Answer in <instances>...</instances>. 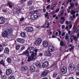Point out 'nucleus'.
I'll return each instance as SVG.
<instances>
[{
    "label": "nucleus",
    "instance_id": "412c9836",
    "mask_svg": "<svg viewBox=\"0 0 79 79\" xmlns=\"http://www.w3.org/2000/svg\"><path fill=\"white\" fill-rule=\"evenodd\" d=\"M10 51V50L8 48H6L4 50V53H9V52Z\"/></svg>",
    "mask_w": 79,
    "mask_h": 79
},
{
    "label": "nucleus",
    "instance_id": "bb28decb",
    "mask_svg": "<svg viewBox=\"0 0 79 79\" xmlns=\"http://www.w3.org/2000/svg\"><path fill=\"white\" fill-rule=\"evenodd\" d=\"M37 55V53H31V56H32L35 59V56H36Z\"/></svg>",
    "mask_w": 79,
    "mask_h": 79
},
{
    "label": "nucleus",
    "instance_id": "f704fd0d",
    "mask_svg": "<svg viewBox=\"0 0 79 79\" xmlns=\"http://www.w3.org/2000/svg\"><path fill=\"white\" fill-rule=\"evenodd\" d=\"M76 18V15H73L72 16H72L71 17V18H72V21H73V20H74V18Z\"/></svg>",
    "mask_w": 79,
    "mask_h": 79
},
{
    "label": "nucleus",
    "instance_id": "72a5a7b5",
    "mask_svg": "<svg viewBox=\"0 0 79 79\" xmlns=\"http://www.w3.org/2000/svg\"><path fill=\"white\" fill-rule=\"evenodd\" d=\"M70 13L71 15H75V14H76V11L74 10H72Z\"/></svg>",
    "mask_w": 79,
    "mask_h": 79
},
{
    "label": "nucleus",
    "instance_id": "a18cd8bd",
    "mask_svg": "<svg viewBox=\"0 0 79 79\" xmlns=\"http://www.w3.org/2000/svg\"><path fill=\"white\" fill-rule=\"evenodd\" d=\"M2 11L3 12V13H6L7 12V10H3V9L2 10Z\"/></svg>",
    "mask_w": 79,
    "mask_h": 79
},
{
    "label": "nucleus",
    "instance_id": "aec40b11",
    "mask_svg": "<svg viewBox=\"0 0 79 79\" xmlns=\"http://www.w3.org/2000/svg\"><path fill=\"white\" fill-rule=\"evenodd\" d=\"M45 55L46 56H50L52 55V53L49 51H47L46 52Z\"/></svg>",
    "mask_w": 79,
    "mask_h": 79
},
{
    "label": "nucleus",
    "instance_id": "dca6fc26",
    "mask_svg": "<svg viewBox=\"0 0 79 79\" xmlns=\"http://www.w3.org/2000/svg\"><path fill=\"white\" fill-rule=\"evenodd\" d=\"M65 40H67L69 42H70V40H71V38H69V37L68 36V34L66 33L65 35Z\"/></svg>",
    "mask_w": 79,
    "mask_h": 79
},
{
    "label": "nucleus",
    "instance_id": "9b49d317",
    "mask_svg": "<svg viewBox=\"0 0 79 79\" xmlns=\"http://www.w3.org/2000/svg\"><path fill=\"white\" fill-rule=\"evenodd\" d=\"M61 70L63 74H66L67 72V69L65 67H63Z\"/></svg>",
    "mask_w": 79,
    "mask_h": 79
},
{
    "label": "nucleus",
    "instance_id": "49530a36",
    "mask_svg": "<svg viewBox=\"0 0 79 79\" xmlns=\"http://www.w3.org/2000/svg\"><path fill=\"white\" fill-rule=\"evenodd\" d=\"M48 12H46V14H45L44 15L46 18H47V17H48Z\"/></svg>",
    "mask_w": 79,
    "mask_h": 79
},
{
    "label": "nucleus",
    "instance_id": "1a4fd4ad",
    "mask_svg": "<svg viewBox=\"0 0 79 79\" xmlns=\"http://www.w3.org/2000/svg\"><path fill=\"white\" fill-rule=\"evenodd\" d=\"M43 45L45 48H47L49 44L48 42L47 41H45L43 42Z\"/></svg>",
    "mask_w": 79,
    "mask_h": 79
},
{
    "label": "nucleus",
    "instance_id": "c756f323",
    "mask_svg": "<svg viewBox=\"0 0 79 79\" xmlns=\"http://www.w3.org/2000/svg\"><path fill=\"white\" fill-rule=\"evenodd\" d=\"M58 75V73H54L53 75V77H56L57 75Z\"/></svg>",
    "mask_w": 79,
    "mask_h": 79
},
{
    "label": "nucleus",
    "instance_id": "3c124183",
    "mask_svg": "<svg viewBox=\"0 0 79 79\" xmlns=\"http://www.w3.org/2000/svg\"><path fill=\"white\" fill-rule=\"evenodd\" d=\"M77 30V28L75 27L73 29L74 32H76V31Z\"/></svg>",
    "mask_w": 79,
    "mask_h": 79
},
{
    "label": "nucleus",
    "instance_id": "473e14b6",
    "mask_svg": "<svg viewBox=\"0 0 79 79\" xmlns=\"http://www.w3.org/2000/svg\"><path fill=\"white\" fill-rule=\"evenodd\" d=\"M64 10L63 9L62 10V12L60 13V15L61 16H63V13H64Z\"/></svg>",
    "mask_w": 79,
    "mask_h": 79
},
{
    "label": "nucleus",
    "instance_id": "a878e982",
    "mask_svg": "<svg viewBox=\"0 0 79 79\" xmlns=\"http://www.w3.org/2000/svg\"><path fill=\"white\" fill-rule=\"evenodd\" d=\"M0 64H2L3 66H5V62L3 61V60H2L0 62Z\"/></svg>",
    "mask_w": 79,
    "mask_h": 79
},
{
    "label": "nucleus",
    "instance_id": "338daca9",
    "mask_svg": "<svg viewBox=\"0 0 79 79\" xmlns=\"http://www.w3.org/2000/svg\"><path fill=\"white\" fill-rule=\"evenodd\" d=\"M55 11H53L52 12V13H51V15H54V14H55Z\"/></svg>",
    "mask_w": 79,
    "mask_h": 79
},
{
    "label": "nucleus",
    "instance_id": "4d7b16f0",
    "mask_svg": "<svg viewBox=\"0 0 79 79\" xmlns=\"http://www.w3.org/2000/svg\"><path fill=\"white\" fill-rule=\"evenodd\" d=\"M65 22H64V21H61L60 22V24H63Z\"/></svg>",
    "mask_w": 79,
    "mask_h": 79
},
{
    "label": "nucleus",
    "instance_id": "e433bc0d",
    "mask_svg": "<svg viewBox=\"0 0 79 79\" xmlns=\"http://www.w3.org/2000/svg\"><path fill=\"white\" fill-rule=\"evenodd\" d=\"M69 4L70 5V6L72 7H74V4L73 3L70 2Z\"/></svg>",
    "mask_w": 79,
    "mask_h": 79
},
{
    "label": "nucleus",
    "instance_id": "20e7f679",
    "mask_svg": "<svg viewBox=\"0 0 79 79\" xmlns=\"http://www.w3.org/2000/svg\"><path fill=\"white\" fill-rule=\"evenodd\" d=\"M27 49L28 51L29 52V53H31L35 50V48L33 46H29Z\"/></svg>",
    "mask_w": 79,
    "mask_h": 79
},
{
    "label": "nucleus",
    "instance_id": "4be33fe9",
    "mask_svg": "<svg viewBox=\"0 0 79 79\" xmlns=\"http://www.w3.org/2000/svg\"><path fill=\"white\" fill-rule=\"evenodd\" d=\"M30 70L32 72H34L35 71V67L33 66H31L30 68Z\"/></svg>",
    "mask_w": 79,
    "mask_h": 79
},
{
    "label": "nucleus",
    "instance_id": "a19ab883",
    "mask_svg": "<svg viewBox=\"0 0 79 79\" xmlns=\"http://www.w3.org/2000/svg\"><path fill=\"white\" fill-rule=\"evenodd\" d=\"M25 48V47L24 46H23L21 49L20 50V51H23L24 49Z\"/></svg>",
    "mask_w": 79,
    "mask_h": 79
},
{
    "label": "nucleus",
    "instance_id": "6e6d98bb",
    "mask_svg": "<svg viewBox=\"0 0 79 79\" xmlns=\"http://www.w3.org/2000/svg\"><path fill=\"white\" fill-rule=\"evenodd\" d=\"M3 50V49L2 48H0V52H2Z\"/></svg>",
    "mask_w": 79,
    "mask_h": 79
},
{
    "label": "nucleus",
    "instance_id": "864d4df0",
    "mask_svg": "<svg viewBox=\"0 0 79 79\" xmlns=\"http://www.w3.org/2000/svg\"><path fill=\"white\" fill-rule=\"evenodd\" d=\"M24 18H21V19H20V21H21V22H22V21H23V20H24Z\"/></svg>",
    "mask_w": 79,
    "mask_h": 79
},
{
    "label": "nucleus",
    "instance_id": "6e6552de",
    "mask_svg": "<svg viewBox=\"0 0 79 79\" xmlns=\"http://www.w3.org/2000/svg\"><path fill=\"white\" fill-rule=\"evenodd\" d=\"M69 68L71 71H73L75 69L74 65L73 64H70L69 66Z\"/></svg>",
    "mask_w": 79,
    "mask_h": 79
},
{
    "label": "nucleus",
    "instance_id": "f257e3e1",
    "mask_svg": "<svg viewBox=\"0 0 79 79\" xmlns=\"http://www.w3.org/2000/svg\"><path fill=\"white\" fill-rule=\"evenodd\" d=\"M13 29L10 28L6 29L2 33V36L3 38H6L8 36H11L12 35V32Z\"/></svg>",
    "mask_w": 79,
    "mask_h": 79
},
{
    "label": "nucleus",
    "instance_id": "39448f33",
    "mask_svg": "<svg viewBox=\"0 0 79 79\" xmlns=\"http://www.w3.org/2000/svg\"><path fill=\"white\" fill-rule=\"evenodd\" d=\"M42 42V40L41 38H38L35 42V44L36 45H40Z\"/></svg>",
    "mask_w": 79,
    "mask_h": 79
},
{
    "label": "nucleus",
    "instance_id": "8fccbe9b",
    "mask_svg": "<svg viewBox=\"0 0 79 79\" xmlns=\"http://www.w3.org/2000/svg\"><path fill=\"white\" fill-rule=\"evenodd\" d=\"M21 69L22 70V71H24V66H23L21 68Z\"/></svg>",
    "mask_w": 79,
    "mask_h": 79
},
{
    "label": "nucleus",
    "instance_id": "9d476101",
    "mask_svg": "<svg viewBox=\"0 0 79 79\" xmlns=\"http://www.w3.org/2000/svg\"><path fill=\"white\" fill-rule=\"evenodd\" d=\"M17 42L20 43V44H24L25 42V40L23 39L22 38H18L17 40Z\"/></svg>",
    "mask_w": 79,
    "mask_h": 79
},
{
    "label": "nucleus",
    "instance_id": "09e8293b",
    "mask_svg": "<svg viewBox=\"0 0 79 79\" xmlns=\"http://www.w3.org/2000/svg\"><path fill=\"white\" fill-rule=\"evenodd\" d=\"M18 13H21V9H19V8H18L17 9Z\"/></svg>",
    "mask_w": 79,
    "mask_h": 79
},
{
    "label": "nucleus",
    "instance_id": "5fc2aeb1",
    "mask_svg": "<svg viewBox=\"0 0 79 79\" xmlns=\"http://www.w3.org/2000/svg\"><path fill=\"white\" fill-rule=\"evenodd\" d=\"M40 72V70L39 69H37V70H36V73H39V72Z\"/></svg>",
    "mask_w": 79,
    "mask_h": 79
},
{
    "label": "nucleus",
    "instance_id": "4c0bfd02",
    "mask_svg": "<svg viewBox=\"0 0 79 79\" xmlns=\"http://www.w3.org/2000/svg\"><path fill=\"white\" fill-rule=\"evenodd\" d=\"M1 78H2V79H5L6 78V75H5L3 76H1Z\"/></svg>",
    "mask_w": 79,
    "mask_h": 79
},
{
    "label": "nucleus",
    "instance_id": "f3484780",
    "mask_svg": "<svg viewBox=\"0 0 79 79\" xmlns=\"http://www.w3.org/2000/svg\"><path fill=\"white\" fill-rule=\"evenodd\" d=\"M60 45L61 47H65L66 46V44H64V41L61 40L60 42Z\"/></svg>",
    "mask_w": 79,
    "mask_h": 79
},
{
    "label": "nucleus",
    "instance_id": "e2e57ef3",
    "mask_svg": "<svg viewBox=\"0 0 79 79\" xmlns=\"http://www.w3.org/2000/svg\"><path fill=\"white\" fill-rule=\"evenodd\" d=\"M77 68L78 70V71H79V64H78V65H77Z\"/></svg>",
    "mask_w": 79,
    "mask_h": 79
},
{
    "label": "nucleus",
    "instance_id": "b1692460",
    "mask_svg": "<svg viewBox=\"0 0 79 79\" xmlns=\"http://www.w3.org/2000/svg\"><path fill=\"white\" fill-rule=\"evenodd\" d=\"M46 27L47 28H48L50 27V23L48 21H47L45 23Z\"/></svg>",
    "mask_w": 79,
    "mask_h": 79
},
{
    "label": "nucleus",
    "instance_id": "052dcab7",
    "mask_svg": "<svg viewBox=\"0 0 79 79\" xmlns=\"http://www.w3.org/2000/svg\"><path fill=\"white\" fill-rule=\"evenodd\" d=\"M73 27V25L70 24L69 26V28L70 29H71L72 28V27Z\"/></svg>",
    "mask_w": 79,
    "mask_h": 79
},
{
    "label": "nucleus",
    "instance_id": "de8ad7c7",
    "mask_svg": "<svg viewBox=\"0 0 79 79\" xmlns=\"http://www.w3.org/2000/svg\"><path fill=\"white\" fill-rule=\"evenodd\" d=\"M60 8L56 9V13H58V11H60Z\"/></svg>",
    "mask_w": 79,
    "mask_h": 79
},
{
    "label": "nucleus",
    "instance_id": "ea45409f",
    "mask_svg": "<svg viewBox=\"0 0 79 79\" xmlns=\"http://www.w3.org/2000/svg\"><path fill=\"white\" fill-rule=\"evenodd\" d=\"M10 79H15V78L14 76H11L10 77Z\"/></svg>",
    "mask_w": 79,
    "mask_h": 79
},
{
    "label": "nucleus",
    "instance_id": "5701e85b",
    "mask_svg": "<svg viewBox=\"0 0 79 79\" xmlns=\"http://www.w3.org/2000/svg\"><path fill=\"white\" fill-rule=\"evenodd\" d=\"M35 64L36 65V66H38V67H39V68H40V67H41L40 63L39 62H35Z\"/></svg>",
    "mask_w": 79,
    "mask_h": 79
},
{
    "label": "nucleus",
    "instance_id": "c85d7f7f",
    "mask_svg": "<svg viewBox=\"0 0 79 79\" xmlns=\"http://www.w3.org/2000/svg\"><path fill=\"white\" fill-rule=\"evenodd\" d=\"M72 37H73V39H74L75 41H77V38L75 35L73 36Z\"/></svg>",
    "mask_w": 79,
    "mask_h": 79
},
{
    "label": "nucleus",
    "instance_id": "6ab92c4d",
    "mask_svg": "<svg viewBox=\"0 0 79 79\" xmlns=\"http://www.w3.org/2000/svg\"><path fill=\"white\" fill-rule=\"evenodd\" d=\"M34 59H35L32 56H29L28 58V61H31V60H34Z\"/></svg>",
    "mask_w": 79,
    "mask_h": 79
},
{
    "label": "nucleus",
    "instance_id": "f03ea898",
    "mask_svg": "<svg viewBox=\"0 0 79 79\" xmlns=\"http://www.w3.org/2000/svg\"><path fill=\"white\" fill-rule=\"evenodd\" d=\"M40 16V14L39 13H34L30 16V18L32 20H35L39 17Z\"/></svg>",
    "mask_w": 79,
    "mask_h": 79
},
{
    "label": "nucleus",
    "instance_id": "69168bd1",
    "mask_svg": "<svg viewBox=\"0 0 79 79\" xmlns=\"http://www.w3.org/2000/svg\"><path fill=\"white\" fill-rule=\"evenodd\" d=\"M56 14H55L53 15L52 17L53 18H55V17H56Z\"/></svg>",
    "mask_w": 79,
    "mask_h": 79
},
{
    "label": "nucleus",
    "instance_id": "c9c22d12",
    "mask_svg": "<svg viewBox=\"0 0 79 79\" xmlns=\"http://www.w3.org/2000/svg\"><path fill=\"white\" fill-rule=\"evenodd\" d=\"M20 48V45H18L16 46V49L17 50H19V48Z\"/></svg>",
    "mask_w": 79,
    "mask_h": 79
},
{
    "label": "nucleus",
    "instance_id": "2eb2a0df",
    "mask_svg": "<svg viewBox=\"0 0 79 79\" xmlns=\"http://www.w3.org/2000/svg\"><path fill=\"white\" fill-rule=\"evenodd\" d=\"M29 52L28 51V50H26L25 52H23L22 53V55H26V56H29Z\"/></svg>",
    "mask_w": 79,
    "mask_h": 79
},
{
    "label": "nucleus",
    "instance_id": "79ce46f5",
    "mask_svg": "<svg viewBox=\"0 0 79 79\" xmlns=\"http://www.w3.org/2000/svg\"><path fill=\"white\" fill-rule=\"evenodd\" d=\"M57 4H58V2H56L54 4H53V7H55V6H56L57 5Z\"/></svg>",
    "mask_w": 79,
    "mask_h": 79
},
{
    "label": "nucleus",
    "instance_id": "7ed1b4c3",
    "mask_svg": "<svg viewBox=\"0 0 79 79\" xmlns=\"http://www.w3.org/2000/svg\"><path fill=\"white\" fill-rule=\"evenodd\" d=\"M25 30L27 32H31L33 31L34 28H33V27H26Z\"/></svg>",
    "mask_w": 79,
    "mask_h": 79
},
{
    "label": "nucleus",
    "instance_id": "c03bdc74",
    "mask_svg": "<svg viewBox=\"0 0 79 79\" xmlns=\"http://www.w3.org/2000/svg\"><path fill=\"white\" fill-rule=\"evenodd\" d=\"M74 49V47L73 46H72L71 48H69V50H70V51H71L72 50Z\"/></svg>",
    "mask_w": 79,
    "mask_h": 79
},
{
    "label": "nucleus",
    "instance_id": "2f4dec72",
    "mask_svg": "<svg viewBox=\"0 0 79 79\" xmlns=\"http://www.w3.org/2000/svg\"><path fill=\"white\" fill-rule=\"evenodd\" d=\"M60 19L62 20L64 22H65V21H66V19H65L64 18V17L63 16L61 17Z\"/></svg>",
    "mask_w": 79,
    "mask_h": 79
},
{
    "label": "nucleus",
    "instance_id": "774afa93",
    "mask_svg": "<svg viewBox=\"0 0 79 79\" xmlns=\"http://www.w3.org/2000/svg\"><path fill=\"white\" fill-rule=\"evenodd\" d=\"M69 79H74V78L73 77H69Z\"/></svg>",
    "mask_w": 79,
    "mask_h": 79
},
{
    "label": "nucleus",
    "instance_id": "0eeeda50",
    "mask_svg": "<svg viewBox=\"0 0 79 79\" xmlns=\"http://www.w3.org/2000/svg\"><path fill=\"white\" fill-rule=\"evenodd\" d=\"M6 22L5 19L2 17H0V24H4Z\"/></svg>",
    "mask_w": 79,
    "mask_h": 79
},
{
    "label": "nucleus",
    "instance_id": "680f3d73",
    "mask_svg": "<svg viewBox=\"0 0 79 79\" xmlns=\"http://www.w3.org/2000/svg\"><path fill=\"white\" fill-rule=\"evenodd\" d=\"M62 29H64V28H65V26H64V25H63L62 26Z\"/></svg>",
    "mask_w": 79,
    "mask_h": 79
},
{
    "label": "nucleus",
    "instance_id": "f8f14e48",
    "mask_svg": "<svg viewBox=\"0 0 79 79\" xmlns=\"http://www.w3.org/2000/svg\"><path fill=\"white\" fill-rule=\"evenodd\" d=\"M48 61H45L42 64V66L43 68H47L48 66Z\"/></svg>",
    "mask_w": 79,
    "mask_h": 79
},
{
    "label": "nucleus",
    "instance_id": "4468645a",
    "mask_svg": "<svg viewBox=\"0 0 79 79\" xmlns=\"http://www.w3.org/2000/svg\"><path fill=\"white\" fill-rule=\"evenodd\" d=\"M48 49L49 52H53L54 50V47L53 46L50 45L49 46Z\"/></svg>",
    "mask_w": 79,
    "mask_h": 79
},
{
    "label": "nucleus",
    "instance_id": "cd10ccee",
    "mask_svg": "<svg viewBox=\"0 0 79 79\" xmlns=\"http://www.w3.org/2000/svg\"><path fill=\"white\" fill-rule=\"evenodd\" d=\"M6 61L9 63H10L11 62V59L10 58H8L6 60Z\"/></svg>",
    "mask_w": 79,
    "mask_h": 79
},
{
    "label": "nucleus",
    "instance_id": "423d86ee",
    "mask_svg": "<svg viewBox=\"0 0 79 79\" xmlns=\"http://www.w3.org/2000/svg\"><path fill=\"white\" fill-rule=\"evenodd\" d=\"M49 73V71L48 70H46L44 71L41 73V76L42 77H45L47 76L48 73Z\"/></svg>",
    "mask_w": 79,
    "mask_h": 79
},
{
    "label": "nucleus",
    "instance_id": "37998d69",
    "mask_svg": "<svg viewBox=\"0 0 79 79\" xmlns=\"http://www.w3.org/2000/svg\"><path fill=\"white\" fill-rule=\"evenodd\" d=\"M58 32H59V36H60L61 35V31H60V30H59L58 31Z\"/></svg>",
    "mask_w": 79,
    "mask_h": 79
},
{
    "label": "nucleus",
    "instance_id": "0e129e2a",
    "mask_svg": "<svg viewBox=\"0 0 79 79\" xmlns=\"http://www.w3.org/2000/svg\"><path fill=\"white\" fill-rule=\"evenodd\" d=\"M63 48H62V47H60V52H61V51H62V49Z\"/></svg>",
    "mask_w": 79,
    "mask_h": 79
},
{
    "label": "nucleus",
    "instance_id": "13d9d810",
    "mask_svg": "<svg viewBox=\"0 0 79 79\" xmlns=\"http://www.w3.org/2000/svg\"><path fill=\"white\" fill-rule=\"evenodd\" d=\"M65 32H63L62 34V37H63V36H64V35H65Z\"/></svg>",
    "mask_w": 79,
    "mask_h": 79
},
{
    "label": "nucleus",
    "instance_id": "58836bf2",
    "mask_svg": "<svg viewBox=\"0 0 79 79\" xmlns=\"http://www.w3.org/2000/svg\"><path fill=\"white\" fill-rule=\"evenodd\" d=\"M23 67L24 68V70H25V71H26L28 69V67L27 66H23Z\"/></svg>",
    "mask_w": 79,
    "mask_h": 79
},
{
    "label": "nucleus",
    "instance_id": "7c9ffc66",
    "mask_svg": "<svg viewBox=\"0 0 79 79\" xmlns=\"http://www.w3.org/2000/svg\"><path fill=\"white\" fill-rule=\"evenodd\" d=\"M32 4V1H30L28 2L27 5L28 6L31 5Z\"/></svg>",
    "mask_w": 79,
    "mask_h": 79
},
{
    "label": "nucleus",
    "instance_id": "ddd939ff",
    "mask_svg": "<svg viewBox=\"0 0 79 79\" xmlns=\"http://www.w3.org/2000/svg\"><path fill=\"white\" fill-rule=\"evenodd\" d=\"M11 70L10 69H8L6 70V74L7 76H9L11 74Z\"/></svg>",
    "mask_w": 79,
    "mask_h": 79
},
{
    "label": "nucleus",
    "instance_id": "603ef678",
    "mask_svg": "<svg viewBox=\"0 0 79 79\" xmlns=\"http://www.w3.org/2000/svg\"><path fill=\"white\" fill-rule=\"evenodd\" d=\"M27 0H21V3H23V2H26Z\"/></svg>",
    "mask_w": 79,
    "mask_h": 79
},
{
    "label": "nucleus",
    "instance_id": "bf43d9fd",
    "mask_svg": "<svg viewBox=\"0 0 79 79\" xmlns=\"http://www.w3.org/2000/svg\"><path fill=\"white\" fill-rule=\"evenodd\" d=\"M50 5H48L47 7H46V9H48V8H49L50 7Z\"/></svg>",
    "mask_w": 79,
    "mask_h": 79
},
{
    "label": "nucleus",
    "instance_id": "393cba45",
    "mask_svg": "<svg viewBox=\"0 0 79 79\" xmlns=\"http://www.w3.org/2000/svg\"><path fill=\"white\" fill-rule=\"evenodd\" d=\"M8 6H9L10 8H13V5L12 3L11 2H9L8 3Z\"/></svg>",
    "mask_w": 79,
    "mask_h": 79
},
{
    "label": "nucleus",
    "instance_id": "a211bd4d",
    "mask_svg": "<svg viewBox=\"0 0 79 79\" xmlns=\"http://www.w3.org/2000/svg\"><path fill=\"white\" fill-rule=\"evenodd\" d=\"M21 35L23 38H25L26 37V35L24 32H22L21 33Z\"/></svg>",
    "mask_w": 79,
    "mask_h": 79
}]
</instances>
